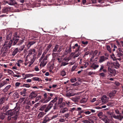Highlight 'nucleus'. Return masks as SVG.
I'll list each match as a JSON object with an SVG mask.
<instances>
[{"label":"nucleus","mask_w":123,"mask_h":123,"mask_svg":"<svg viewBox=\"0 0 123 123\" xmlns=\"http://www.w3.org/2000/svg\"><path fill=\"white\" fill-rule=\"evenodd\" d=\"M52 46V45L51 44H49L47 47V48L45 50L44 52H46L47 53V52L48 51L50 48Z\"/></svg>","instance_id":"nucleus-29"},{"label":"nucleus","mask_w":123,"mask_h":123,"mask_svg":"<svg viewBox=\"0 0 123 123\" xmlns=\"http://www.w3.org/2000/svg\"><path fill=\"white\" fill-rule=\"evenodd\" d=\"M32 79L34 80L39 81L40 80V78L37 77H33Z\"/></svg>","instance_id":"nucleus-47"},{"label":"nucleus","mask_w":123,"mask_h":123,"mask_svg":"<svg viewBox=\"0 0 123 123\" xmlns=\"http://www.w3.org/2000/svg\"><path fill=\"white\" fill-rule=\"evenodd\" d=\"M74 46L76 47H77V48H76L74 52L72 53L70 55V56L71 57H73L74 58H75L78 57L80 54V46H79L77 43L75 44Z\"/></svg>","instance_id":"nucleus-1"},{"label":"nucleus","mask_w":123,"mask_h":123,"mask_svg":"<svg viewBox=\"0 0 123 123\" xmlns=\"http://www.w3.org/2000/svg\"><path fill=\"white\" fill-rule=\"evenodd\" d=\"M101 120H103L105 123H108V121L106 117H105L104 118H102Z\"/></svg>","instance_id":"nucleus-38"},{"label":"nucleus","mask_w":123,"mask_h":123,"mask_svg":"<svg viewBox=\"0 0 123 123\" xmlns=\"http://www.w3.org/2000/svg\"><path fill=\"white\" fill-rule=\"evenodd\" d=\"M12 33L11 32H10L9 34L6 36V40H12V39H10L12 37Z\"/></svg>","instance_id":"nucleus-23"},{"label":"nucleus","mask_w":123,"mask_h":123,"mask_svg":"<svg viewBox=\"0 0 123 123\" xmlns=\"http://www.w3.org/2000/svg\"><path fill=\"white\" fill-rule=\"evenodd\" d=\"M5 99L4 98H2L0 99V104H2L5 101Z\"/></svg>","instance_id":"nucleus-39"},{"label":"nucleus","mask_w":123,"mask_h":123,"mask_svg":"<svg viewBox=\"0 0 123 123\" xmlns=\"http://www.w3.org/2000/svg\"><path fill=\"white\" fill-rule=\"evenodd\" d=\"M32 54H34V55H35L36 54L35 49H32Z\"/></svg>","instance_id":"nucleus-54"},{"label":"nucleus","mask_w":123,"mask_h":123,"mask_svg":"<svg viewBox=\"0 0 123 123\" xmlns=\"http://www.w3.org/2000/svg\"><path fill=\"white\" fill-rule=\"evenodd\" d=\"M46 53V52H44L39 59V61L41 62L40 66L41 67L44 66L47 63V60L48 55H45Z\"/></svg>","instance_id":"nucleus-2"},{"label":"nucleus","mask_w":123,"mask_h":123,"mask_svg":"<svg viewBox=\"0 0 123 123\" xmlns=\"http://www.w3.org/2000/svg\"><path fill=\"white\" fill-rule=\"evenodd\" d=\"M51 99V97H49L47 99L45 100V101L43 102V103H46L49 101Z\"/></svg>","instance_id":"nucleus-46"},{"label":"nucleus","mask_w":123,"mask_h":123,"mask_svg":"<svg viewBox=\"0 0 123 123\" xmlns=\"http://www.w3.org/2000/svg\"><path fill=\"white\" fill-rule=\"evenodd\" d=\"M58 109V106L57 104L55 103L53 107V109L54 110H55Z\"/></svg>","instance_id":"nucleus-49"},{"label":"nucleus","mask_w":123,"mask_h":123,"mask_svg":"<svg viewBox=\"0 0 123 123\" xmlns=\"http://www.w3.org/2000/svg\"><path fill=\"white\" fill-rule=\"evenodd\" d=\"M82 122L84 123H90L89 121L87 120H84L82 121Z\"/></svg>","instance_id":"nucleus-55"},{"label":"nucleus","mask_w":123,"mask_h":123,"mask_svg":"<svg viewBox=\"0 0 123 123\" xmlns=\"http://www.w3.org/2000/svg\"><path fill=\"white\" fill-rule=\"evenodd\" d=\"M19 37L17 35V33L15 32L14 35V37L13 38V40H14L13 43V45H15L18 41Z\"/></svg>","instance_id":"nucleus-6"},{"label":"nucleus","mask_w":123,"mask_h":123,"mask_svg":"<svg viewBox=\"0 0 123 123\" xmlns=\"http://www.w3.org/2000/svg\"><path fill=\"white\" fill-rule=\"evenodd\" d=\"M46 107V105H44L42 106L39 109V110L41 111H43L45 109Z\"/></svg>","instance_id":"nucleus-32"},{"label":"nucleus","mask_w":123,"mask_h":123,"mask_svg":"<svg viewBox=\"0 0 123 123\" xmlns=\"http://www.w3.org/2000/svg\"><path fill=\"white\" fill-rule=\"evenodd\" d=\"M20 84V83L18 82H17L15 83V86H18Z\"/></svg>","instance_id":"nucleus-60"},{"label":"nucleus","mask_w":123,"mask_h":123,"mask_svg":"<svg viewBox=\"0 0 123 123\" xmlns=\"http://www.w3.org/2000/svg\"><path fill=\"white\" fill-rule=\"evenodd\" d=\"M51 120L50 118H49L47 116L45 117L43 122V123H45L48 121Z\"/></svg>","instance_id":"nucleus-18"},{"label":"nucleus","mask_w":123,"mask_h":123,"mask_svg":"<svg viewBox=\"0 0 123 123\" xmlns=\"http://www.w3.org/2000/svg\"><path fill=\"white\" fill-rule=\"evenodd\" d=\"M109 98L105 95H103L101 98V100L103 103H105L108 102Z\"/></svg>","instance_id":"nucleus-9"},{"label":"nucleus","mask_w":123,"mask_h":123,"mask_svg":"<svg viewBox=\"0 0 123 123\" xmlns=\"http://www.w3.org/2000/svg\"><path fill=\"white\" fill-rule=\"evenodd\" d=\"M113 65L114 66V67L116 68H118L119 66V63L117 62L114 63L113 64Z\"/></svg>","instance_id":"nucleus-22"},{"label":"nucleus","mask_w":123,"mask_h":123,"mask_svg":"<svg viewBox=\"0 0 123 123\" xmlns=\"http://www.w3.org/2000/svg\"><path fill=\"white\" fill-rule=\"evenodd\" d=\"M13 96L15 98H18L19 97V95L17 92H15L13 94Z\"/></svg>","instance_id":"nucleus-28"},{"label":"nucleus","mask_w":123,"mask_h":123,"mask_svg":"<svg viewBox=\"0 0 123 123\" xmlns=\"http://www.w3.org/2000/svg\"><path fill=\"white\" fill-rule=\"evenodd\" d=\"M41 98V97L40 96H38L36 98L35 101L36 102L40 100Z\"/></svg>","instance_id":"nucleus-45"},{"label":"nucleus","mask_w":123,"mask_h":123,"mask_svg":"<svg viewBox=\"0 0 123 123\" xmlns=\"http://www.w3.org/2000/svg\"><path fill=\"white\" fill-rule=\"evenodd\" d=\"M107 113L108 115L110 116L111 117H113L114 114L113 113L109 111Z\"/></svg>","instance_id":"nucleus-41"},{"label":"nucleus","mask_w":123,"mask_h":123,"mask_svg":"<svg viewBox=\"0 0 123 123\" xmlns=\"http://www.w3.org/2000/svg\"><path fill=\"white\" fill-rule=\"evenodd\" d=\"M58 116V115H54L52 117H50V119L51 120L53 119H54L56 117H57Z\"/></svg>","instance_id":"nucleus-50"},{"label":"nucleus","mask_w":123,"mask_h":123,"mask_svg":"<svg viewBox=\"0 0 123 123\" xmlns=\"http://www.w3.org/2000/svg\"><path fill=\"white\" fill-rule=\"evenodd\" d=\"M72 47L70 45L69 47H67L66 49L65 52H64V54L65 55H67L68 53H70L72 51Z\"/></svg>","instance_id":"nucleus-12"},{"label":"nucleus","mask_w":123,"mask_h":123,"mask_svg":"<svg viewBox=\"0 0 123 123\" xmlns=\"http://www.w3.org/2000/svg\"><path fill=\"white\" fill-rule=\"evenodd\" d=\"M117 91L114 90L111 92L109 94V96L110 98H112L116 93Z\"/></svg>","instance_id":"nucleus-15"},{"label":"nucleus","mask_w":123,"mask_h":123,"mask_svg":"<svg viewBox=\"0 0 123 123\" xmlns=\"http://www.w3.org/2000/svg\"><path fill=\"white\" fill-rule=\"evenodd\" d=\"M44 115V113L43 112H40L38 115V117L39 118H40L42 117Z\"/></svg>","instance_id":"nucleus-27"},{"label":"nucleus","mask_w":123,"mask_h":123,"mask_svg":"<svg viewBox=\"0 0 123 123\" xmlns=\"http://www.w3.org/2000/svg\"><path fill=\"white\" fill-rule=\"evenodd\" d=\"M99 66L98 65H96L95 64H93L91 66V67L93 69H95L97 68H98Z\"/></svg>","instance_id":"nucleus-33"},{"label":"nucleus","mask_w":123,"mask_h":123,"mask_svg":"<svg viewBox=\"0 0 123 123\" xmlns=\"http://www.w3.org/2000/svg\"><path fill=\"white\" fill-rule=\"evenodd\" d=\"M107 50L109 51V52L111 53V48L109 46H107Z\"/></svg>","instance_id":"nucleus-52"},{"label":"nucleus","mask_w":123,"mask_h":123,"mask_svg":"<svg viewBox=\"0 0 123 123\" xmlns=\"http://www.w3.org/2000/svg\"><path fill=\"white\" fill-rule=\"evenodd\" d=\"M66 74V73L64 70H62L61 73V75L62 76H65Z\"/></svg>","instance_id":"nucleus-40"},{"label":"nucleus","mask_w":123,"mask_h":123,"mask_svg":"<svg viewBox=\"0 0 123 123\" xmlns=\"http://www.w3.org/2000/svg\"><path fill=\"white\" fill-rule=\"evenodd\" d=\"M53 105L51 103H50L49 105L47 106L46 105V107L44 110V111L45 112H47L53 107Z\"/></svg>","instance_id":"nucleus-8"},{"label":"nucleus","mask_w":123,"mask_h":123,"mask_svg":"<svg viewBox=\"0 0 123 123\" xmlns=\"http://www.w3.org/2000/svg\"><path fill=\"white\" fill-rule=\"evenodd\" d=\"M49 71L50 72H51L53 68L54 67V65L53 64H52L51 65H50L49 64Z\"/></svg>","instance_id":"nucleus-31"},{"label":"nucleus","mask_w":123,"mask_h":123,"mask_svg":"<svg viewBox=\"0 0 123 123\" xmlns=\"http://www.w3.org/2000/svg\"><path fill=\"white\" fill-rule=\"evenodd\" d=\"M68 111V109L67 108H63L61 109L60 110V112L61 113H64Z\"/></svg>","instance_id":"nucleus-21"},{"label":"nucleus","mask_w":123,"mask_h":123,"mask_svg":"<svg viewBox=\"0 0 123 123\" xmlns=\"http://www.w3.org/2000/svg\"><path fill=\"white\" fill-rule=\"evenodd\" d=\"M12 43V40H6L3 47L6 48H10L11 46V44Z\"/></svg>","instance_id":"nucleus-5"},{"label":"nucleus","mask_w":123,"mask_h":123,"mask_svg":"<svg viewBox=\"0 0 123 123\" xmlns=\"http://www.w3.org/2000/svg\"><path fill=\"white\" fill-rule=\"evenodd\" d=\"M65 119L63 118H62L59 119V121L61 122H65Z\"/></svg>","instance_id":"nucleus-51"},{"label":"nucleus","mask_w":123,"mask_h":123,"mask_svg":"<svg viewBox=\"0 0 123 123\" xmlns=\"http://www.w3.org/2000/svg\"><path fill=\"white\" fill-rule=\"evenodd\" d=\"M25 47V46L24 45H22L20 46L19 48L18 49V50L19 51V52H20V51L23 50V49Z\"/></svg>","instance_id":"nucleus-36"},{"label":"nucleus","mask_w":123,"mask_h":123,"mask_svg":"<svg viewBox=\"0 0 123 123\" xmlns=\"http://www.w3.org/2000/svg\"><path fill=\"white\" fill-rule=\"evenodd\" d=\"M70 114L68 113H66L64 115L65 117H66V118H67L69 116Z\"/></svg>","instance_id":"nucleus-56"},{"label":"nucleus","mask_w":123,"mask_h":123,"mask_svg":"<svg viewBox=\"0 0 123 123\" xmlns=\"http://www.w3.org/2000/svg\"><path fill=\"white\" fill-rule=\"evenodd\" d=\"M35 59L33 57L32 59H31V61L30 62H31V63H33L35 61Z\"/></svg>","instance_id":"nucleus-64"},{"label":"nucleus","mask_w":123,"mask_h":123,"mask_svg":"<svg viewBox=\"0 0 123 123\" xmlns=\"http://www.w3.org/2000/svg\"><path fill=\"white\" fill-rule=\"evenodd\" d=\"M8 50L7 48L3 47L1 50V53H3L2 55L4 56H5L7 54V53Z\"/></svg>","instance_id":"nucleus-7"},{"label":"nucleus","mask_w":123,"mask_h":123,"mask_svg":"<svg viewBox=\"0 0 123 123\" xmlns=\"http://www.w3.org/2000/svg\"><path fill=\"white\" fill-rule=\"evenodd\" d=\"M87 100V99L85 98H83L80 101V102L81 103H85Z\"/></svg>","instance_id":"nucleus-25"},{"label":"nucleus","mask_w":123,"mask_h":123,"mask_svg":"<svg viewBox=\"0 0 123 123\" xmlns=\"http://www.w3.org/2000/svg\"><path fill=\"white\" fill-rule=\"evenodd\" d=\"M111 58L114 61L116 60L117 59V58L115 56V55L114 54H113L111 55Z\"/></svg>","instance_id":"nucleus-35"},{"label":"nucleus","mask_w":123,"mask_h":123,"mask_svg":"<svg viewBox=\"0 0 123 123\" xmlns=\"http://www.w3.org/2000/svg\"><path fill=\"white\" fill-rule=\"evenodd\" d=\"M37 94L35 93L34 92H32L30 96L31 98L35 97L37 96Z\"/></svg>","instance_id":"nucleus-24"},{"label":"nucleus","mask_w":123,"mask_h":123,"mask_svg":"<svg viewBox=\"0 0 123 123\" xmlns=\"http://www.w3.org/2000/svg\"><path fill=\"white\" fill-rule=\"evenodd\" d=\"M8 72V73L10 74H14L13 72L11 70H9Z\"/></svg>","instance_id":"nucleus-63"},{"label":"nucleus","mask_w":123,"mask_h":123,"mask_svg":"<svg viewBox=\"0 0 123 123\" xmlns=\"http://www.w3.org/2000/svg\"><path fill=\"white\" fill-rule=\"evenodd\" d=\"M11 86L10 85L6 86L3 90V91L4 92H6L8 91L9 89L11 87Z\"/></svg>","instance_id":"nucleus-20"},{"label":"nucleus","mask_w":123,"mask_h":123,"mask_svg":"<svg viewBox=\"0 0 123 123\" xmlns=\"http://www.w3.org/2000/svg\"><path fill=\"white\" fill-rule=\"evenodd\" d=\"M77 66V64H75L74 65L72 69L71 70L72 71H74L75 69L76 68Z\"/></svg>","instance_id":"nucleus-44"},{"label":"nucleus","mask_w":123,"mask_h":123,"mask_svg":"<svg viewBox=\"0 0 123 123\" xmlns=\"http://www.w3.org/2000/svg\"><path fill=\"white\" fill-rule=\"evenodd\" d=\"M108 71L110 73L112 74L115 75L116 74V71L115 69H113L111 67L108 68Z\"/></svg>","instance_id":"nucleus-13"},{"label":"nucleus","mask_w":123,"mask_h":123,"mask_svg":"<svg viewBox=\"0 0 123 123\" xmlns=\"http://www.w3.org/2000/svg\"><path fill=\"white\" fill-rule=\"evenodd\" d=\"M66 103L67 106L68 107H69L70 106V103L69 101H66Z\"/></svg>","instance_id":"nucleus-61"},{"label":"nucleus","mask_w":123,"mask_h":123,"mask_svg":"<svg viewBox=\"0 0 123 123\" xmlns=\"http://www.w3.org/2000/svg\"><path fill=\"white\" fill-rule=\"evenodd\" d=\"M19 113L18 110V109L16 110H9L7 112V114L9 115V116H13L14 117H15L14 118L16 119Z\"/></svg>","instance_id":"nucleus-3"},{"label":"nucleus","mask_w":123,"mask_h":123,"mask_svg":"<svg viewBox=\"0 0 123 123\" xmlns=\"http://www.w3.org/2000/svg\"><path fill=\"white\" fill-rule=\"evenodd\" d=\"M113 117L116 119H118L120 120V115L116 116L114 114Z\"/></svg>","instance_id":"nucleus-37"},{"label":"nucleus","mask_w":123,"mask_h":123,"mask_svg":"<svg viewBox=\"0 0 123 123\" xmlns=\"http://www.w3.org/2000/svg\"><path fill=\"white\" fill-rule=\"evenodd\" d=\"M35 43V42H29L28 44V46H29V48H30L31 45H33Z\"/></svg>","instance_id":"nucleus-34"},{"label":"nucleus","mask_w":123,"mask_h":123,"mask_svg":"<svg viewBox=\"0 0 123 123\" xmlns=\"http://www.w3.org/2000/svg\"><path fill=\"white\" fill-rule=\"evenodd\" d=\"M25 98H20L19 100V101L20 102H22L24 100Z\"/></svg>","instance_id":"nucleus-57"},{"label":"nucleus","mask_w":123,"mask_h":123,"mask_svg":"<svg viewBox=\"0 0 123 123\" xmlns=\"http://www.w3.org/2000/svg\"><path fill=\"white\" fill-rule=\"evenodd\" d=\"M108 59V58L105 57L104 56H101L100 57L99 60L100 63H101Z\"/></svg>","instance_id":"nucleus-14"},{"label":"nucleus","mask_w":123,"mask_h":123,"mask_svg":"<svg viewBox=\"0 0 123 123\" xmlns=\"http://www.w3.org/2000/svg\"><path fill=\"white\" fill-rule=\"evenodd\" d=\"M7 3L10 5H14L17 3L15 0H7Z\"/></svg>","instance_id":"nucleus-11"},{"label":"nucleus","mask_w":123,"mask_h":123,"mask_svg":"<svg viewBox=\"0 0 123 123\" xmlns=\"http://www.w3.org/2000/svg\"><path fill=\"white\" fill-rule=\"evenodd\" d=\"M61 51V48H59V45H56L55 47L54 48L53 50V53L54 54L53 52H60Z\"/></svg>","instance_id":"nucleus-10"},{"label":"nucleus","mask_w":123,"mask_h":123,"mask_svg":"<svg viewBox=\"0 0 123 123\" xmlns=\"http://www.w3.org/2000/svg\"><path fill=\"white\" fill-rule=\"evenodd\" d=\"M123 51L120 48H119L116 51L115 55L116 57L118 58L117 59L119 61L121 60V57L123 56Z\"/></svg>","instance_id":"nucleus-4"},{"label":"nucleus","mask_w":123,"mask_h":123,"mask_svg":"<svg viewBox=\"0 0 123 123\" xmlns=\"http://www.w3.org/2000/svg\"><path fill=\"white\" fill-rule=\"evenodd\" d=\"M18 52H19V51L18 50V48H16L13 51L12 54V55L13 56H14Z\"/></svg>","instance_id":"nucleus-17"},{"label":"nucleus","mask_w":123,"mask_h":123,"mask_svg":"<svg viewBox=\"0 0 123 123\" xmlns=\"http://www.w3.org/2000/svg\"><path fill=\"white\" fill-rule=\"evenodd\" d=\"M7 82L6 80L2 81L0 83V88H1L5 84H7Z\"/></svg>","instance_id":"nucleus-19"},{"label":"nucleus","mask_w":123,"mask_h":123,"mask_svg":"<svg viewBox=\"0 0 123 123\" xmlns=\"http://www.w3.org/2000/svg\"><path fill=\"white\" fill-rule=\"evenodd\" d=\"M28 53L29 54L31 55L32 54V49H30L28 51Z\"/></svg>","instance_id":"nucleus-58"},{"label":"nucleus","mask_w":123,"mask_h":123,"mask_svg":"<svg viewBox=\"0 0 123 123\" xmlns=\"http://www.w3.org/2000/svg\"><path fill=\"white\" fill-rule=\"evenodd\" d=\"M22 86L26 87L29 88L30 87V86L29 84H23Z\"/></svg>","instance_id":"nucleus-42"},{"label":"nucleus","mask_w":123,"mask_h":123,"mask_svg":"<svg viewBox=\"0 0 123 123\" xmlns=\"http://www.w3.org/2000/svg\"><path fill=\"white\" fill-rule=\"evenodd\" d=\"M30 58V57L28 55H27L26 57L25 58V62L27 63L29 62L28 59L29 58Z\"/></svg>","instance_id":"nucleus-43"},{"label":"nucleus","mask_w":123,"mask_h":123,"mask_svg":"<svg viewBox=\"0 0 123 123\" xmlns=\"http://www.w3.org/2000/svg\"><path fill=\"white\" fill-rule=\"evenodd\" d=\"M76 80H77L75 78H73L71 79V81L72 83H74Z\"/></svg>","instance_id":"nucleus-48"},{"label":"nucleus","mask_w":123,"mask_h":123,"mask_svg":"<svg viewBox=\"0 0 123 123\" xmlns=\"http://www.w3.org/2000/svg\"><path fill=\"white\" fill-rule=\"evenodd\" d=\"M71 99L75 102H77L80 99V98L78 97H72L71 98Z\"/></svg>","instance_id":"nucleus-16"},{"label":"nucleus","mask_w":123,"mask_h":123,"mask_svg":"<svg viewBox=\"0 0 123 123\" xmlns=\"http://www.w3.org/2000/svg\"><path fill=\"white\" fill-rule=\"evenodd\" d=\"M74 94H73L70 92H67L66 93V96L68 97H70L74 96Z\"/></svg>","instance_id":"nucleus-26"},{"label":"nucleus","mask_w":123,"mask_h":123,"mask_svg":"<svg viewBox=\"0 0 123 123\" xmlns=\"http://www.w3.org/2000/svg\"><path fill=\"white\" fill-rule=\"evenodd\" d=\"M98 53V51L97 50H95L94 52L93 55L95 56Z\"/></svg>","instance_id":"nucleus-62"},{"label":"nucleus","mask_w":123,"mask_h":123,"mask_svg":"<svg viewBox=\"0 0 123 123\" xmlns=\"http://www.w3.org/2000/svg\"><path fill=\"white\" fill-rule=\"evenodd\" d=\"M103 114V112H100L97 115L98 117H100L102 116Z\"/></svg>","instance_id":"nucleus-59"},{"label":"nucleus","mask_w":123,"mask_h":123,"mask_svg":"<svg viewBox=\"0 0 123 123\" xmlns=\"http://www.w3.org/2000/svg\"><path fill=\"white\" fill-rule=\"evenodd\" d=\"M63 100V99L62 98H60L58 101V104H60L62 102Z\"/></svg>","instance_id":"nucleus-53"},{"label":"nucleus","mask_w":123,"mask_h":123,"mask_svg":"<svg viewBox=\"0 0 123 123\" xmlns=\"http://www.w3.org/2000/svg\"><path fill=\"white\" fill-rule=\"evenodd\" d=\"M113 65V64L111 62H107V65L110 68Z\"/></svg>","instance_id":"nucleus-30"}]
</instances>
